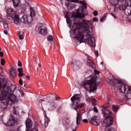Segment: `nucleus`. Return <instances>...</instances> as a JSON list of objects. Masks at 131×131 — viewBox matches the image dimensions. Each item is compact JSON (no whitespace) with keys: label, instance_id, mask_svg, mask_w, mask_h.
Here are the masks:
<instances>
[{"label":"nucleus","instance_id":"obj_1","mask_svg":"<svg viewBox=\"0 0 131 131\" xmlns=\"http://www.w3.org/2000/svg\"><path fill=\"white\" fill-rule=\"evenodd\" d=\"M74 34L76 39L80 43L86 42L91 48L96 47L95 37L93 36V28L91 26V21L83 20L82 23H74L72 26Z\"/></svg>","mask_w":131,"mask_h":131},{"label":"nucleus","instance_id":"obj_2","mask_svg":"<svg viewBox=\"0 0 131 131\" xmlns=\"http://www.w3.org/2000/svg\"><path fill=\"white\" fill-rule=\"evenodd\" d=\"M17 89V86L12 85L10 86L5 79L0 78V100L4 101L6 99V102L9 105L14 104L17 101V97L13 93Z\"/></svg>","mask_w":131,"mask_h":131},{"label":"nucleus","instance_id":"obj_3","mask_svg":"<svg viewBox=\"0 0 131 131\" xmlns=\"http://www.w3.org/2000/svg\"><path fill=\"white\" fill-rule=\"evenodd\" d=\"M90 79L82 83V86L88 92H95L97 91V75L92 74L90 76Z\"/></svg>","mask_w":131,"mask_h":131},{"label":"nucleus","instance_id":"obj_4","mask_svg":"<svg viewBox=\"0 0 131 131\" xmlns=\"http://www.w3.org/2000/svg\"><path fill=\"white\" fill-rule=\"evenodd\" d=\"M114 82L115 83H117V89L120 93H125L127 92L125 94V97H127L128 99H130L131 98V88L128 87V85H126L125 83L122 82L120 80H118L117 79H114Z\"/></svg>","mask_w":131,"mask_h":131},{"label":"nucleus","instance_id":"obj_5","mask_svg":"<svg viewBox=\"0 0 131 131\" xmlns=\"http://www.w3.org/2000/svg\"><path fill=\"white\" fill-rule=\"evenodd\" d=\"M7 19L8 20H13L14 23L16 25H21L22 21L20 20V17L16 12L12 8H9L7 10Z\"/></svg>","mask_w":131,"mask_h":131},{"label":"nucleus","instance_id":"obj_6","mask_svg":"<svg viewBox=\"0 0 131 131\" xmlns=\"http://www.w3.org/2000/svg\"><path fill=\"white\" fill-rule=\"evenodd\" d=\"M71 101H72V107L75 110L77 111L78 109L82 108L84 106V103H81V99L80 98V95L78 94H76L71 98Z\"/></svg>","mask_w":131,"mask_h":131},{"label":"nucleus","instance_id":"obj_7","mask_svg":"<svg viewBox=\"0 0 131 131\" xmlns=\"http://www.w3.org/2000/svg\"><path fill=\"white\" fill-rule=\"evenodd\" d=\"M88 12L85 11V13L83 12V7L80 6L78 10L77 11V16L78 18H83L85 16H88Z\"/></svg>","mask_w":131,"mask_h":131},{"label":"nucleus","instance_id":"obj_8","mask_svg":"<svg viewBox=\"0 0 131 131\" xmlns=\"http://www.w3.org/2000/svg\"><path fill=\"white\" fill-rule=\"evenodd\" d=\"M32 20V18L30 15L28 14H25L21 18V21L24 24H29V23H31Z\"/></svg>","mask_w":131,"mask_h":131},{"label":"nucleus","instance_id":"obj_9","mask_svg":"<svg viewBox=\"0 0 131 131\" xmlns=\"http://www.w3.org/2000/svg\"><path fill=\"white\" fill-rule=\"evenodd\" d=\"M102 108H103L102 110V112L103 114L104 117H105V118H110V117H111V115H112V113H111L110 111L107 110V106L103 105L102 106Z\"/></svg>","mask_w":131,"mask_h":131},{"label":"nucleus","instance_id":"obj_10","mask_svg":"<svg viewBox=\"0 0 131 131\" xmlns=\"http://www.w3.org/2000/svg\"><path fill=\"white\" fill-rule=\"evenodd\" d=\"M125 5L127 7L125 10V14L126 15H131V0H126Z\"/></svg>","mask_w":131,"mask_h":131},{"label":"nucleus","instance_id":"obj_11","mask_svg":"<svg viewBox=\"0 0 131 131\" xmlns=\"http://www.w3.org/2000/svg\"><path fill=\"white\" fill-rule=\"evenodd\" d=\"M84 110L79 111L77 112V117H76V124L77 125H79L80 122H81V119H82V115L84 113Z\"/></svg>","mask_w":131,"mask_h":131},{"label":"nucleus","instance_id":"obj_12","mask_svg":"<svg viewBox=\"0 0 131 131\" xmlns=\"http://www.w3.org/2000/svg\"><path fill=\"white\" fill-rule=\"evenodd\" d=\"M103 122L104 123V126L105 127H108L109 126H111L112 124H113V117H110L105 118L103 120Z\"/></svg>","mask_w":131,"mask_h":131},{"label":"nucleus","instance_id":"obj_13","mask_svg":"<svg viewBox=\"0 0 131 131\" xmlns=\"http://www.w3.org/2000/svg\"><path fill=\"white\" fill-rule=\"evenodd\" d=\"M47 29L46 26H41L38 28V32H39L40 34H42V35H47V34H48Z\"/></svg>","mask_w":131,"mask_h":131},{"label":"nucleus","instance_id":"obj_14","mask_svg":"<svg viewBox=\"0 0 131 131\" xmlns=\"http://www.w3.org/2000/svg\"><path fill=\"white\" fill-rule=\"evenodd\" d=\"M16 120H15V117L13 115H11L9 121L6 123V125H7V126H13Z\"/></svg>","mask_w":131,"mask_h":131},{"label":"nucleus","instance_id":"obj_15","mask_svg":"<svg viewBox=\"0 0 131 131\" xmlns=\"http://www.w3.org/2000/svg\"><path fill=\"white\" fill-rule=\"evenodd\" d=\"M91 123L94 124V125H99L100 124V121L97 116L93 117L90 120Z\"/></svg>","mask_w":131,"mask_h":131},{"label":"nucleus","instance_id":"obj_16","mask_svg":"<svg viewBox=\"0 0 131 131\" xmlns=\"http://www.w3.org/2000/svg\"><path fill=\"white\" fill-rule=\"evenodd\" d=\"M69 124H70V118L64 117L62 119V125L63 126H68Z\"/></svg>","mask_w":131,"mask_h":131},{"label":"nucleus","instance_id":"obj_17","mask_svg":"<svg viewBox=\"0 0 131 131\" xmlns=\"http://www.w3.org/2000/svg\"><path fill=\"white\" fill-rule=\"evenodd\" d=\"M71 3H80L81 5L83 6L84 9H86L88 8V7L86 6V3L83 1H80L79 2V0H71Z\"/></svg>","mask_w":131,"mask_h":131},{"label":"nucleus","instance_id":"obj_18","mask_svg":"<svg viewBox=\"0 0 131 131\" xmlns=\"http://www.w3.org/2000/svg\"><path fill=\"white\" fill-rule=\"evenodd\" d=\"M26 126L27 128H30L32 126V122L30 119H27L26 121Z\"/></svg>","mask_w":131,"mask_h":131},{"label":"nucleus","instance_id":"obj_19","mask_svg":"<svg viewBox=\"0 0 131 131\" xmlns=\"http://www.w3.org/2000/svg\"><path fill=\"white\" fill-rule=\"evenodd\" d=\"M77 64V62L75 60H73L72 62V68L75 71L76 70H78L79 68L76 66Z\"/></svg>","mask_w":131,"mask_h":131},{"label":"nucleus","instance_id":"obj_20","mask_svg":"<svg viewBox=\"0 0 131 131\" xmlns=\"http://www.w3.org/2000/svg\"><path fill=\"white\" fill-rule=\"evenodd\" d=\"M17 73V71L15 70V68H11L10 71V73L11 76L12 77H15L16 76V73Z\"/></svg>","mask_w":131,"mask_h":131},{"label":"nucleus","instance_id":"obj_21","mask_svg":"<svg viewBox=\"0 0 131 131\" xmlns=\"http://www.w3.org/2000/svg\"><path fill=\"white\" fill-rule=\"evenodd\" d=\"M12 3L15 8H17L20 5V0H12Z\"/></svg>","mask_w":131,"mask_h":131},{"label":"nucleus","instance_id":"obj_22","mask_svg":"<svg viewBox=\"0 0 131 131\" xmlns=\"http://www.w3.org/2000/svg\"><path fill=\"white\" fill-rule=\"evenodd\" d=\"M17 71L19 73L18 76L19 77H22V76L24 75V73H23V69L22 68L17 69Z\"/></svg>","mask_w":131,"mask_h":131},{"label":"nucleus","instance_id":"obj_23","mask_svg":"<svg viewBox=\"0 0 131 131\" xmlns=\"http://www.w3.org/2000/svg\"><path fill=\"white\" fill-rule=\"evenodd\" d=\"M17 34L18 35L19 39H20V40H23V39H24V32H23L21 34L20 31H18Z\"/></svg>","mask_w":131,"mask_h":131},{"label":"nucleus","instance_id":"obj_24","mask_svg":"<svg viewBox=\"0 0 131 131\" xmlns=\"http://www.w3.org/2000/svg\"><path fill=\"white\" fill-rule=\"evenodd\" d=\"M118 8L120 11H124V12H125V10L126 9V7L124 5H120Z\"/></svg>","mask_w":131,"mask_h":131},{"label":"nucleus","instance_id":"obj_25","mask_svg":"<svg viewBox=\"0 0 131 131\" xmlns=\"http://www.w3.org/2000/svg\"><path fill=\"white\" fill-rule=\"evenodd\" d=\"M49 122H50V119L49 118H48V117H45V124H44L45 127H47V126H48V125L49 124Z\"/></svg>","mask_w":131,"mask_h":131},{"label":"nucleus","instance_id":"obj_26","mask_svg":"<svg viewBox=\"0 0 131 131\" xmlns=\"http://www.w3.org/2000/svg\"><path fill=\"white\" fill-rule=\"evenodd\" d=\"M19 111V107H13V113L15 115H18L19 114L18 113H17V111Z\"/></svg>","mask_w":131,"mask_h":131},{"label":"nucleus","instance_id":"obj_27","mask_svg":"<svg viewBox=\"0 0 131 131\" xmlns=\"http://www.w3.org/2000/svg\"><path fill=\"white\" fill-rule=\"evenodd\" d=\"M88 66H90V67H93V66H95V63H94V62H93V61H92V60L88 59Z\"/></svg>","mask_w":131,"mask_h":131},{"label":"nucleus","instance_id":"obj_28","mask_svg":"<svg viewBox=\"0 0 131 131\" xmlns=\"http://www.w3.org/2000/svg\"><path fill=\"white\" fill-rule=\"evenodd\" d=\"M118 106L117 105H113L112 106V109L113 111H114V112H117V111H118Z\"/></svg>","mask_w":131,"mask_h":131},{"label":"nucleus","instance_id":"obj_29","mask_svg":"<svg viewBox=\"0 0 131 131\" xmlns=\"http://www.w3.org/2000/svg\"><path fill=\"white\" fill-rule=\"evenodd\" d=\"M30 10H31V15L30 17H31V18H32V17H34V16H35V12H34V10H33V8H30Z\"/></svg>","mask_w":131,"mask_h":131},{"label":"nucleus","instance_id":"obj_30","mask_svg":"<svg viewBox=\"0 0 131 131\" xmlns=\"http://www.w3.org/2000/svg\"><path fill=\"white\" fill-rule=\"evenodd\" d=\"M4 27L5 30H9V25L8 24L4 23Z\"/></svg>","mask_w":131,"mask_h":131},{"label":"nucleus","instance_id":"obj_31","mask_svg":"<svg viewBox=\"0 0 131 131\" xmlns=\"http://www.w3.org/2000/svg\"><path fill=\"white\" fill-rule=\"evenodd\" d=\"M92 101L93 106H96V105H97V100H96V99L92 98Z\"/></svg>","mask_w":131,"mask_h":131},{"label":"nucleus","instance_id":"obj_32","mask_svg":"<svg viewBox=\"0 0 131 131\" xmlns=\"http://www.w3.org/2000/svg\"><path fill=\"white\" fill-rule=\"evenodd\" d=\"M47 39L49 41H53V36L49 35L47 37Z\"/></svg>","mask_w":131,"mask_h":131},{"label":"nucleus","instance_id":"obj_33","mask_svg":"<svg viewBox=\"0 0 131 131\" xmlns=\"http://www.w3.org/2000/svg\"><path fill=\"white\" fill-rule=\"evenodd\" d=\"M1 64L2 66H5V64H6V61H5V59L2 58L1 60Z\"/></svg>","mask_w":131,"mask_h":131},{"label":"nucleus","instance_id":"obj_34","mask_svg":"<svg viewBox=\"0 0 131 131\" xmlns=\"http://www.w3.org/2000/svg\"><path fill=\"white\" fill-rule=\"evenodd\" d=\"M52 95H53V96H55V99L57 101H58V100H60V97H59L55 93H53Z\"/></svg>","mask_w":131,"mask_h":131},{"label":"nucleus","instance_id":"obj_35","mask_svg":"<svg viewBox=\"0 0 131 131\" xmlns=\"http://www.w3.org/2000/svg\"><path fill=\"white\" fill-rule=\"evenodd\" d=\"M67 23L70 25V26H71V22L70 21V19H69L68 17L67 19Z\"/></svg>","mask_w":131,"mask_h":131},{"label":"nucleus","instance_id":"obj_36","mask_svg":"<svg viewBox=\"0 0 131 131\" xmlns=\"http://www.w3.org/2000/svg\"><path fill=\"white\" fill-rule=\"evenodd\" d=\"M104 131H115V129L111 128L110 129L106 128Z\"/></svg>","mask_w":131,"mask_h":131},{"label":"nucleus","instance_id":"obj_37","mask_svg":"<svg viewBox=\"0 0 131 131\" xmlns=\"http://www.w3.org/2000/svg\"><path fill=\"white\" fill-rule=\"evenodd\" d=\"M18 67H22V62H21V61L18 60V64H17Z\"/></svg>","mask_w":131,"mask_h":131},{"label":"nucleus","instance_id":"obj_38","mask_svg":"<svg viewBox=\"0 0 131 131\" xmlns=\"http://www.w3.org/2000/svg\"><path fill=\"white\" fill-rule=\"evenodd\" d=\"M111 15H112V16H113V17H114V18H115V19H117V16H116V14H115V13H111Z\"/></svg>","mask_w":131,"mask_h":131},{"label":"nucleus","instance_id":"obj_39","mask_svg":"<svg viewBox=\"0 0 131 131\" xmlns=\"http://www.w3.org/2000/svg\"><path fill=\"white\" fill-rule=\"evenodd\" d=\"M93 15H94V16H98V11H94V12H93Z\"/></svg>","mask_w":131,"mask_h":131},{"label":"nucleus","instance_id":"obj_40","mask_svg":"<svg viewBox=\"0 0 131 131\" xmlns=\"http://www.w3.org/2000/svg\"><path fill=\"white\" fill-rule=\"evenodd\" d=\"M19 83L20 85H23V81H22L21 79H19Z\"/></svg>","mask_w":131,"mask_h":131},{"label":"nucleus","instance_id":"obj_41","mask_svg":"<svg viewBox=\"0 0 131 131\" xmlns=\"http://www.w3.org/2000/svg\"><path fill=\"white\" fill-rule=\"evenodd\" d=\"M0 22H1V23H5L6 22H5V21L4 20V18L0 17Z\"/></svg>","mask_w":131,"mask_h":131},{"label":"nucleus","instance_id":"obj_42","mask_svg":"<svg viewBox=\"0 0 131 131\" xmlns=\"http://www.w3.org/2000/svg\"><path fill=\"white\" fill-rule=\"evenodd\" d=\"M2 73H4V71L3 70V68L0 67V74H2Z\"/></svg>","mask_w":131,"mask_h":131},{"label":"nucleus","instance_id":"obj_43","mask_svg":"<svg viewBox=\"0 0 131 131\" xmlns=\"http://www.w3.org/2000/svg\"><path fill=\"white\" fill-rule=\"evenodd\" d=\"M94 111L96 112V113H98V109L96 107H94Z\"/></svg>","mask_w":131,"mask_h":131},{"label":"nucleus","instance_id":"obj_44","mask_svg":"<svg viewBox=\"0 0 131 131\" xmlns=\"http://www.w3.org/2000/svg\"><path fill=\"white\" fill-rule=\"evenodd\" d=\"M93 21L94 22H98V18L96 17L93 18Z\"/></svg>","mask_w":131,"mask_h":131},{"label":"nucleus","instance_id":"obj_45","mask_svg":"<svg viewBox=\"0 0 131 131\" xmlns=\"http://www.w3.org/2000/svg\"><path fill=\"white\" fill-rule=\"evenodd\" d=\"M83 122H84L85 123H88L89 122V121L86 119H84L83 120Z\"/></svg>","mask_w":131,"mask_h":131},{"label":"nucleus","instance_id":"obj_46","mask_svg":"<svg viewBox=\"0 0 131 131\" xmlns=\"http://www.w3.org/2000/svg\"><path fill=\"white\" fill-rule=\"evenodd\" d=\"M94 72L96 74H100V72L98 71L97 70H95Z\"/></svg>","mask_w":131,"mask_h":131},{"label":"nucleus","instance_id":"obj_47","mask_svg":"<svg viewBox=\"0 0 131 131\" xmlns=\"http://www.w3.org/2000/svg\"><path fill=\"white\" fill-rule=\"evenodd\" d=\"M0 56L1 58H3L4 57V53L3 52H0Z\"/></svg>","mask_w":131,"mask_h":131},{"label":"nucleus","instance_id":"obj_48","mask_svg":"<svg viewBox=\"0 0 131 131\" xmlns=\"http://www.w3.org/2000/svg\"><path fill=\"white\" fill-rule=\"evenodd\" d=\"M106 19V15L104 16L102 18H101L100 21L103 20L104 19Z\"/></svg>","mask_w":131,"mask_h":131},{"label":"nucleus","instance_id":"obj_49","mask_svg":"<svg viewBox=\"0 0 131 131\" xmlns=\"http://www.w3.org/2000/svg\"><path fill=\"white\" fill-rule=\"evenodd\" d=\"M22 8H23V9H24V10H26V5H23Z\"/></svg>","mask_w":131,"mask_h":131},{"label":"nucleus","instance_id":"obj_50","mask_svg":"<svg viewBox=\"0 0 131 131\" xmlns=\"http://www.w3.org/2000/svg\"><path fill=\"white\" fill-rule=\"evenodd\" d=\"M9 30H5V31H4V33H5V34H8V33H9V32H8V31Z\"/></svg>","mask_w":131,"mask_h":131},{"label":"nucleus","instance_id":"obj_51","mask_svg":"<svg viewBox=\"0 0 131 131\" xmlns=\"http://www.w3.org/2000/svg\"><path fill=\"white\" fill-rule=\"evenodd\" d=\"M86 99L87 100V101H90V98L89 97L88 94H86Z\"/></svg>","mask_w":131,"mask_h":131},{"label":"nucleus","instance_id":"obj_52","mask_svg":"<svg viewBox=\"0 0 131 131\" xmlns=\"http://www.w3.org/2000/svg\"><path fill=\"white\" fill-rule=\"evenodd\" d=\"M95 54L96 55L97 57H99V52H95Z\"/></svg>","mask_w":131,"mask_h":131},{"label":"nucleus","instance_id":"obj_53","mask_svg":"<svg viewBox=\"0 0 131 131\" xmlns=\"http://www.w3.org/2000/svg\"><path fill=\"white\" fill-rule=\"evenodd\" d=\"M33 131H38V129L37 128H34L33 129Z\"/></svg>","mask_w":131,"mask_h":131},{"label":"nucleus","instance_id":"obj_54","mask_svg":"<svg viewBox=\"0 0 131 131\" xmlns=\"http://www.w3.org/2000/svg\"><path fill=\"white\" fill-rule=\"evenodd\" d=\"M26 78H28V79H30V77L29 76V75H27L26 76Z\"/></svg>","mask_w":131,"mask_h":131},{"label":"nucleus","instance_id":"obj_55","mask_svg":"<svg viewBox=\"0 0 131 131\" xmlns=\"http://www.w3.org/2000/svg\"><path fill=\"white\" fill-rule=\"evenodd\" d=\"M116 10H117V7H115L114 11H116Z\"/></svg>","mask_w":131,"mask_h":131},{"label":"nucleus","instance_id":"obj_56","mask_svg":"<svg viewBox=\"0 0 131 131\" xmlns=\"http://www.w3.org/2000/svg\"><path fill=\"white\" fill-rule=\"evenodd\" d=\"M72 131H76V128H75Z\"/></svg>","mask_w":131,"mask_h":131},{"label":"nucleus","instance_id":"obj_57","mask_svg":"<svg viewBox=\"0 0 131 131\" xmlns=\"http://www.w3.org/2000/svg\"><path fill=\"white\" fill-rule=\"evenodd\" d=\"M38 67L40 68V64H38Z\"/></svg>","mask_w":131,"mask_h":131},{"label":"nucleus","instance_id":"obj_58","mask_svg":"<svg viewBox=\"0 0 131 131\" xmlns=\"http://www.w3.org/2000/svg\"><path fill=\"white\" fill-rule=\"evenodd\" d=\"M100 64H101V65H103V62H100Z\"/></svg>","mask_w":131,"mask_h":131},{"label":"nucleus","instance_id":"obj_59","mask_svg":"<svg viewBox=\"0 0 131 131\" xmlns=\"http://www.w3.org/2000/svg\"><path fill=\"white\" fill-rule=\"evenodd\" d=\"M68 2H71V0H67Z\"/></svg>","mask_w":131,"mask_h":131},{"label":"nucleus","instance_id":"obj_60","mask_svg":"<svg viewBox=\"0 0 131 131\" xmlns=\"http://www.w3.org/2000/svg\"><path fill=\"white\" fill-rule=\"evenodd\" d=\"M34 61L35 62V58H34Z\"/></svg>","mask_w":131,"mask_h":131},{"label":"nucleus","instance_id":"obj_61","mask_svg":"<svg viewBox=\"0 0 131 131\" xmlns=\"http://www.w3.org/2000/svg\"><path fill=\"white\" fill-rule=\"evenodd\" d=\"M41 101H43V102H45V100L42 99Z\"/></svg>","mask_w":131,"mask_h":131},{"label":"nucleus","instance_id":"obj_62","mask_svg":"<svg viewBox=\"0 0 131 131\" xmlns=\"http://www.w3.org/2000/svg\"><path fill=\"white\" fill-rule=\"evenodd\" d=\"M25 88V86H26V85H24V86Z\"/></svg>","mask_w":131,"mask_h":131},{"label":"nucleus","instance_id":"obj_63","mask_svg":"<svg viewBox=\"0 0 131 131\" xmlns=\"http://www.w3.org/2000/svg\"><path fill=\"white\" fill-rule=\"evenodd\" d=\"M1 51H2V49H1V48H0V52H1Z\"/></svg>","mask_w":131,"mask_h":131},{"label":"nucleus","instance_id":"obj_64","mask_svg":"<svg viewBox=\"0 0 131 131\" xmlns=\"http://www.w3.org/2000/svg\"><path fill=\"white\" fill-rule=\"evenodd\" d=\"M21 93H23V91H21Z\"/></svg>","mask_w":131,"mask_h":131}]
</instances>
